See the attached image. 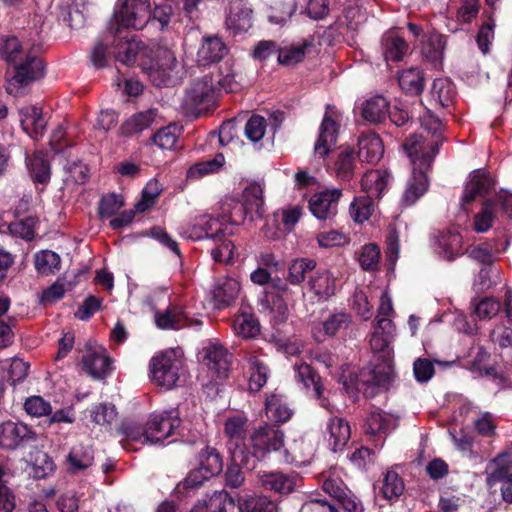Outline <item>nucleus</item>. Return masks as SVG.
<instances>
[{
	"label": "nucleus",
	"mask_w": 512,
	"mask_h": 512,
	"mask_svg": "<svg viewBox=\"0 0 512 512\" xmlns=\"http://www.w3.org/2000/svg\"><path fill=\"white\" fill-rule=\"evenodd\" d=\"M441 142L439 137L433 139L422 133L413 134L404 142L403 148L412 164V176L402 197L405 206L413 205L426 193L429 186L427 172Z\"/></svg>",
	"instance_id": "1"
},
{
	"label": "nucleus",
	"mask_w": 512,
	"mask_h": 512,
	"mask_svg": "<svg viewBox=\"0 0 512 512\" xmlns=\"http://www.w3.org/2000/svg\"><path fill=\"white\" fill-rule=\"evenodd\" d=\"M0 57L8 64L15 65L14 75L6 83V91L10 95H21L25 86L43 74L41 61L25 49L15 36L0 39Z\"/></svg>",
	"instance_id": "2"
},
{
	"label": "nucleus",
	"mask_w": 512,
	"mask_h": 512,
	"mask_svg": "<svg viewBox=\"0 0 512 512\" xmlns=\"http://www.w3.org/2000/svg\"><path fill=\"white\" fill-rule=\"evenodd\" d=\"M141 68L153 85L158 87L174 86L184 75L182 64L167 48H158L153 57L143 59Z\"/></svg>",
	"instance_id": "3"
},
{
	"label": "nucleus",
	"mask_w": 512,
	"mask_h": 512,
	"mask_svg": "<svg viewBox=\"0 0 512 512\" xmlns=\"http://www.w3.org/2000/svg\"><path fill=\"white\" fill-rule=\"evenodd\" d=\"M180 424L179 412L176 409H169L152 413L143 430L129 427L125 433L130 440L155 444L175 434Z\"/></svg>",
	"instance_id": "4"
},
{
	"label": "nucleus",
	"mask_w": 512,
	"mask_h": 512,
	"mask_svg": "<svg viewBox=\"0 0 512 512\" xmlns=\"http://www.w3.org/2000/svg\"><path fill=\"white\" fill-rule=\"evenodd\" d=\"M151 381L166 390L177 386L184 375L183 361L176 350L156 354L149 364Z\"/></svg>",
	"instance_id": "5"
},
{
	"label": "nucleus",
	"mask_w": 512,
	"mask_h": 512,
	"mask_svg": "<svg viewBox=\"0 0 512 512\" xmlns=\"http://www.w3.org/2000/svg\"><path fill=\"white\" fill-rule=\"evenodd\" d=\"M251 453L257 460H264L272 452H280L284 447V433L274 425L264 424L250 435Z\"/></svg>",
	"instance_id": "6"
},
{
	"label": "nucleus",
	"mask_w": 512,
	"mask_h": 512,
	"mask_svg": "<svg viewBox=\"0 0 512 512\" xmlns=\"http://www.w3.org/2000/svg\"><path fill=\"white\" fill-rule=\"evenodd\" d=\"M115 20L124 27L140 29L151 18L148 0H119L114 11Z\"/></svg>",
	"instance_id": "7"
},
{
	"label": "nucleus",
	"mask_w": 512,
	"mask_h": 512,
	"mask_svg": "<svg viewBox=\"0 0 512 512\" xmlns=\"http://www.w3.org/2000/svg\"><path fill=\"white\" fill-rule=\"evenodd\" d=\"M226 230L227 226L219 215L217 217L202 215L196 218L195 221L182 232V235L195 241L204 239L215 241L221 236H225Z\"/></svg>",
	"instance_id": "8"
},
{
	"label": "nucleus",
	"mask_w": 512,
	"mask_h": 512,
	"mask_svg": "<svg viewBox=\"0 0 512 512\" xmlns=\"http://www.w3.org/2000/svg\"><path fill=\"white\" fill-rule=\"evenodd\" d=\"M225 434L229 439L228 450L231 460L237 463L245 458L244 438L246 434V419L242 416H233L225 422Z\"/></svg>",
	"instance_id": "9"
},
{
	"label": "nucleus",
	"mask_w": 512,
	"mask_h": 512,
	"mask_svg": "<svg viewBox=\"0 0 512 512\" xmlns=\"http://www.w3.org/2000/svg\"><path fill=\"white\" fill-rule=\"evenodd\" d=\"M35 439V432L24 423L6 421L0 425V446L3 448L15 449Z\"/></svg>",
	"instance_id": "10"
},
{
	"label": "nucleus",
	"mask_w": 512,
	"mask_h": 512,
	"mask_svg": "<svg viewBox=\"0 0 512 512\" xmlns=\"http://www.w3.org/2000/svg\"><path fill=\"white\" fill-rule=\"evenodd\" d=\"M341 195L340 189L324 190L315 193L309 200L311 213L319 220L332 218L337 213V204Z\"/></svg>",
	"instance_id": "11"
},
{
	"label": "nucleus",
	"mask_w": 512,
	"mask_h": 512,
	"mask_svg": "<svg viewBox=\"0 0 512 512\" xmlns=\"http://www.w3.org/2000/svg\"><path fill=\"white\" fill-rule=\"evenodd\" d=\"M432 247L440 258L452 261L463 254V239L456 230L442 231L434 237Z\"/></svg>",
	"instance_id": "12"
},
{
	"label": "nucleus",
	"mask_w": 512,
	"mask_h": 512,
	"mask_svg": "<svg viewBox=\"0 0 512 512\" xmlns=\"http://www.w3.org/2000/svg\"><path fill=\"white\" fill-rule=\"evenodd\" d=\"M216 84L210 72L196 78L186 92L185 102L189 107H197L213 100L216 94Z\"/></svg>",
	"instance_id": "13"
},
{
	"label": "nucleus",
	"mask_w": 512,
	"mask_h": 512,
	"mask_svg": "<svg viewBox=\"0 0 512 512\" xmlns=\"http://www.w3.org/2000/svg\"><path fill=\"white\" fill-rule=\"evenodd\" d=\"M226 26L235 34L246 32L252 26V8L244 0H232L227 9Z\"/></svg>",
	"instance_id": "14"
},
{
	"label": "nucleus",
	"mask_w": 512,
	"mask_h": 512,
	"mask_svg": "<svg viewBox=\"0 0 512 512\" xmlns=\"http://www.w3.org/2000/svg\"><path fill=\"white\" fill-rule=\"evenodd\" d=\"M338 136V124L335 112L327 111L319 128V136L314 146L316 155L325 157L335 146Z\"/></svg>",
	"instance_id": "15"
},
{
	"label": "nucleus",
	"mask_w": 512,
	"mask_h": 512,
	"mask_svg": "<svg viewBox=\"0 0 512 512\" xmlns=\"http://www.w3.org/2000/svg\"><path fill=\"white\" fill-rule=\"evenodd\" d=\"M277 288L279 293H267L262 301L263 311L274 324L283 323L288 317V306L282 295L287 294L289 288L285 283L280 284Z\"/></svg>",
	"instance_id": "16"
},
{
	"label": "nucleus",
	"mask_w": 512,
	"mask_h": 512,
	"mask_svg": "<svg viewBox=\"0 0 512 512\" xmlns=\"http://www.w3.org/2000/svg\"><path fill=\"white\" fill-rule=\"evenodd\" d=\"M203 363L217 378L227 376L230 359L226 349L221 344H210L203 350Z\"/></svg>",
	"instance_id": "17"
},
{
	"label": "nucleus",
	"mask_w": 512,
	"mask_h": 512,
	"mask_svg": "<svg viewBox=\"0 0 512 512\" xmlns=\"http://www.w3.org/2000/svg\"><path fill=\"white\" fill-rule=\"evenodd\" d=\"M446 44V36L435 31H428L421 38L420 51L426 60L434 64H440L444 57Z\"/></svg>",
	"instance_id": "18"
},
{
	"label": "nucleus",
	"mask_w": 512,
	"mask_h": 512,
	"mask_svg": "<svg viewBox=\"0 0 512 512\" xmlns=\"http://www.w3.org/2000/svg\"><path fill=\"white\" fill-rule=\"evenodd\" d=\"M493 185L492 178L486 172L482 170L473 171L463 192L462 205L474 201L477 197L484 196L492 189Z\"/></svg>",
	"instance_id": "19"
},
{
	"label": "nucleus",
	"mask_w": 512,
	"mask_h": 512,
	"mask_svg": "<svg viewBox=\"0 0 512 512\" xmlns=\"http://www.w3.org/2000/svg\"><path fill=\"white\" fill-rule=\"evenodd\" d=\"M83 366L94 378L104 377L111 369V361L103 347L89 349L83 355Z\"/></svg>",
	"instance_id": "20"
},
{
	"label": "nucleus",
	"mask_w": 512,
	"mask_h": 512,
	"mask_svg": "<svg viewBox=\"0 0 512 512\" xmlns=\"http://www.w3.org/2000/svg\"><path fill=\"white\" fill-rule=\"evenodd\" d=\"M384 154L383 143L374 132H365L358 139V156L368 163L378 162Z\"/></svg>",
	"instance_id": "21"
},
{
	"label": "nucleus",
	"mask_w": 512,
	"mask_h": 512,
	"mask_svg": "<svg viewBox=\"0 0 512 512\" xmlns=\"http://www.w3.org/2000/svg\"><path fill=\"white\" fill-rule=\"evenodd\" d=\"M325 433L328 435L329 446L334 452L341 450L351 436L349 423L341 417H331L326 424Z\"/></svg>",
	"instance_id": "22"
},
{
	"label": "nucleus",
	"mask_w": 512,
	"mask_h": 512,
	"mask_svg": "<svg viewBox=\"0 0 512 512\" xmlns=\"http://www.w3.org/2000/svg\"><path fill=\"white\" fill-rule=\"evenodd\" d=\"M158 112L156 109H148L133 114L120 127V134L123 136H132L150 128L157 123Z\"/></svg>",
	"instance_id": "23"
},
{
	"label": "nucleus",
	"mask_w": 512,
	"mask_h": 512,
	"mask_svg": "<svg viewBox=\"0 0 512 512\" xmlns=\"http://www.w3.org/2000/svg\"><path fill=\"white\" fill-rule=\"evenodd\" d=\"M19 114L22 128L31 138L38 139L43 135L46 121L40 108L26 106L20 109Z\"/></svg>",
	"instance_id": "24"
},
{
	"label": "nucleus",
	"mask_w": 512,
	"mask_h": 512,
	"mask_svg": "<svg viewBox=\"0 0 512 512\" xmlns=\"http://www.w3.org/2000/svg\"><path fill=\"white\" fill-rule=\"evenodd\" d=\"M261 486L280 494H288L296 487V476L282 472H264L259 475Z\"/></svg>",
	"instance_id": "25"
},
{
	"label": "nucleus",
	"mask_w": 512,
	"mask_h": 512,
	"mask_svg": "<svg viewBox=\"0 0 512 512\" xmlns=\"http://www.w3.org/2000/svg\"><path fill=\"white\" fill-rule=\"evenodd\" d=\"M395 326L391 319L379 317L377 325L370 339V345L374 352H385L389 354V346L394 338Z\"/></svg>",
	"instance_id": "26"
},
{
	"label": "nucleus",
	"mask_w": 512,
	"mask_h": 512,
	"mask_svg": "<svg viewBox=\"0 0 512 512\" xmlns=\"http://www.w3.org/2000/svg\"><path fill=\"white\" fill-rule=\"evenodd\" d=\"M240 291V285L236 279L230 277L219 278L212 290L213 299L217 308L231 304Z\"/></svg>",
	"instance_id": "27"
},
{
	"label": "nucleus",
	"mask_w": 512,
	"mask_h": 512,
	"mask_svg": "<svg viewBox=\"0 0 512 512\" xmlns=\"http://www.w3.org/2000/svg\"><path fill=\"white\" fill-rule=\"evenodd\" d=\"M242 205L248 215H251V220L254 219L253 214L261 218L264 214V197L263 187L258 182L250 183L245 187L242 193Z\"/></svg>",
	"instance_id": "28"
},
{
	"label": "nucleus",
	"mask_w": 512,
	"mask_h": 512,
	"mask_svg": "<svg viewBox=\"0 0 512 512\" xmlns=\"http://www.w3.org/2000/svg\"><path fill=\"white\" fill-rule=\"evenodd\" d=\"M396 426L397 419L393 415L376 409L368 414L364 429L368 434L381 435L385 434L389 430L394 429Z\"/></svg>",
	"instance_id": "29"
},
{
	"label": "nucleus",
	"mask_w": 512,
	"mask_h": 512,
	"mask_svg": "<svg viewBox=\"0 0 512 512\" xmlns=\"http://www.w3.org/2000/svg\"><path fill=\"white\" fill-rule=\"evenodd\" d=\"M234 503L226 492H214L208 499L198 501L192 512H232Z\"/></svg>",
	"instance_id": "30"
},
{
	"label": "nucleus",
	"mask_w": 512,
	"mask_h": 512,
	"mask_svg": "<svg viewBox=\"0 0 512 512\" xmlns=\"http://www.w3.org/2000/svg\"><path fill=\"white\" fill-rule=\"evenodd\" d=\"M226 54L227 47L219 37H207L198 51V60L206 65L220 61Z\"/></svg>",
	"instance_id": "31"
},
{
	"label": "nucleus",
	"mask_w": 512,
	"mask_h": 512,
	"mask_svg": "<svg viewBox=\"0 0 512 512\" xmlns=\"http://www.w3.org/2000/svg\"><path fill=\"white\" fill-rule=\"evenodd\" d=\"M308 286L319 299L326 300L335 294L336 279L329 271H321L309 278Z\"/></svg>",
	"instance_id": "32"
},
{
	"label": "nucleus",
	"mask_w": 512,
	"mask_h": 512,
	"mask_svg": "<svg viewBox=\"0 0 512 512\" xmlns=\"http://www.w3.org/2000/svg\"><path fill=\"white\" fill-rule=\"evenodd\" d=\"M69 470L80 472L90 467L94 461L93 449L89 445L78 444L72 447L66 457Z\"/></svg>",
	"instance_id": "33"
},
{
	"label": "nucleus",
	"mask_w": 512,
	"mask_h": 512,
	"mask_svg": "<svg viewBox=\"0 0 512 512\" xmlns=\"http://www.w3.org/2000/svg\"><path fill=\"white\" fill-rule=\"evenodd\" d=\"M216 84V90L233 92L239 87L238 74L230 62H224L217 69L210 71Z\"/></svg>",
	"instance_id": "34"
},
{
	"label": "nucleus",
	"mask_w": 512,
	"mask_h": 512,
	"mask_svg": "<svg viewBox=\"0 0 512 512\" xmlns=\"http://www.w3.org/2000/svg\"><path fill=\"white\" fill-rule=\"evenodd\" d=\"M140 51L139 43L133 38L124 36L114 40V56L124 65H132Z\"/></svg>",
	"instance_id": "35"
},
{
	"label": "nucleus",
	"mask_w": 512,
	"mask_h": 512,
	"mask_svg": "<svg viewBox=\"0 0 512 512\" xmlns=\"http://www.w3.org/2000/svg\"><path fill=\"white\" fill-rule=\"evenodd\" d=\"M388 174L379 170H371L364 174L361 180L362 190L366 197L378 198L387 186Z\"/></svg>",
	"instance_id": "36"
},
{
	"label": "nucleus",
	"mask_w": 512,
	"mask_h": 512,
	"mask_svg": "<svg viewBox=\"0 0 512 512\" xmlns=\"http://www.w3.org/2000/svg\"><path fill=\"white\" fill-rule=\"evenodd\" d=\"M294 370L296 382L301 384L305 390H313L316 398H321L320 378L311 366L306 363H296Z\"/></svg>",
	"instance_id": "37"
},
{
	"label": "nucleus",
	"mask_w": 512,
	"mask_h": 512,
	"mask_svg": "<svg viewBox=\"0 0 512 512\" xmlns=\"http://www.w3.org/2000/svg\"><path fill=\"white\" fill-rule=\"evenodd\" d=\"M282 460L285 463L305 464L312 455V449L304 439L300 438L283 447Z\"/></svg>",
	"instance_id": "38"
},
{
	"label": "nucleus",
	"mask_w": 512,
	"mask_h": 512,
	"mask_svg": "<svg viewBox=\"0 0 512 512\" xmlns=\"http://www.w3.org/2000/svg\"><path fill=\"white\" fill-rule=\"evenodd\" d=\"M389 104L383 96H373L366 100L362 106V116L372 122H382L388 113Z\"/></svg>",
	"instance_id": "39"
},
{
	"label": "nucleus",
	"mask_w": 512,
	"mask_h": 512,
	"mask_svg": "<svg viewBox=\"0 0 512 512\" xmlns=\"http://www.w3.org/2000/svg\"><path fill=\"white\" fill-rule=\"evenodd\" d=\"M350 323L351 317L349 314L345 312L334 313L321 324V330L315 336L317 340L322 341V336H333L347 329Z\"/></svg>",
	"instance_id": "40"
},
{
	"label": "nucleus",
	"mask_w": 512,
	"mask_h": 512,
	"mask_svg": "<svg viewBox=\"0 0 512 512\" xmlns=\"http://www.w3.org/2000/svg\"><path fill=\"white\" fill-rule=\"evenodd\" d=\"M219 217L227 225L240 224L248 215L242 203L234 198H226L220 205Z\"/></svg>",
	"instance_id": "41"
},
{
	"label": "nucleus",
	"mask_w": 512,
	"mask_h": 512,
	"mask_svg": "<svg viewBox=\"0 0 512 512\" xmlns=\"http://www.w3.org/2000/svg\"><path fill=\"white\" fill-rule=\"evenodd\" d=\"M266 415L276 422H286L292 415L286 399L282 395L272 394L266 400Z\"/></svg>",
	"instance_id": "42"
},
{
	"label": "nucleus",
	"mask_w": 512,
	"mask_h": 512,
	"mask_svg": "<svg viewBox=\"0 0 512 512\" xmlns=\"http://www.w3.org/2000/svg\"><path fill=\"white\" fill-rule=\"evenodd\" d=\"M316 261L311 258H296L288 266L287 281L292 285L301 284L306 274L316 268Z\"/></svg>",
	"instance_id": "43"
},
{
	"label": "nucleus",
	"mask_w": 512,
	"mask_h": 512,
	"mask_svg": "<svg viewBox=\"0 0 512 512\" xmlns=\"http://www.w3.org/2000/svg\"><path fill=\"white\" fill-rule=\"evenodd\" d=\"M198 466L205 470L206 475L216 476L223 469V461L215 448L206 446L198 455Z\"/></svg>",
	"instance_id": "44"
},
{
	"label": "nucleus",
	"mask_w": 512,
	"mask_h": 512,
	"mask_svg": "<svg viewBox=\"0 0 512 512\" xmlns=\"http://www.w3.org/2000/svg\"><path fill=\"white\" fill-rule=\"evenodd\" d=\"M155 323L160 329H181L186 325V316L179 307H171L155 314Z\"/></svg>",
	"instance_id": "45"
},
{
	"label": "nucleus",
	"mask_w": 512,
	"mask_h": 512,
	"mask_svg": "<svg viewBox=\"0 0 512 512\" xmlns=\"http://www.w3.org/2000/svg\"><path fill=\"white\" fill-rule=\"evenodd\" d=\"M234 332L244 338H254L260 332V325L254 315L249 313H241L233 322Z\"/></svg>",
	"instance_id": "46"
},
{
	"label": "nucleus",
	"mask_w": 512,
	"mask_h": 512,
	"mask_svg": "<svg viewBox=\"0 0 512 512\" xmlns=\"http://www.w3.org/2000/svg\"><path fill=\"white\" fill-rule=\"evenodd\" d=\"M27 167L35 182L47 183L50 179V165L41 153H35L27 158Z\"/></svg>",
	"instance_id": "47"
},
{
	"label": "nucleus",
	"mask_w": 512,
	"mask_h": 512,
	"mask_svg": "<svg viewBox=\"0 0 512 512\" xmlns=\"http://www.w3.org/2000/svg\"><path fill=\"white\" fill-rule=\"evenodd\" d=\"M398 82L402 90L410 94H419L424 87V78L420 70L410 68L400 73Z\"/></svg>",
	"instance_id": "48"
},
{
	"label": "nucleus",
	"mask_w": 512,
	"mask_h": 512,
	"mask_svg": "<svg viewBox=\"0 0 512 512\" xmlns=\"http://www.w3.org/2000/svg\"><path fill=\"white\" fill-rule=\"evenodd\" d=\"M334 170L340 180L349 181L353 177L355 158L350 148H345L339 153L335 161Z\"/></svg>",
	"instance_id": "49"
},
{
	"label": "nucleus",
	"mask_w": 512,
	"mask_h": 512,
	"mask_svg": "<svg viewBox=\"0 0 512 512\" xmlns=\"http://www.w3.org/2000/svg\"><path fill=\"white\" fill-rule=\"evenodd\" d=\"M181 129L174 124L159 129L153 136L152 141L161 149L171 150L176 147Z\"/></svg>",
	"instance_id": "50"
},
{
	"label": "nucleus",
	"mask_w": 512,
	"mask_h": 512,
	"mask_svg": "<svg viewBox=\"0 0 512 512\" xmlns=\"http://www.w3.org/2000/svg\"><path fill=\"white\" fill-rule=\"evenodd\" d=\"M431 95L442 107L448 106L455 95L454 86L448 78L435 79L432 84Z\"/></svg>",
	"instance_id": "51"
},
{
	"label": "nucleus",
	"mask_w": 512,
	"mask_h": 512,
	"mask_svg": "<svg viewBox=\"0 0 512 512\" xmlns=\"http://www.w3.org/2000/svg\"><path fill=\"white\" fill-rule=\"evenodd\" d=\"M239 510L240 512H278V507L266 496H252L240 503Z\"/></svg>",
	"instance_id": "52"
},
{
	"label": "nucleus",
	"mask_w": 512,
	"mask_h": 512,
	"mask_svg": "<svg viewBox=\"0 0 512 512\" xmlns=\"http://www.w3.org/2000/svg\"><path fill=\"white\" fill-rule=\"evenodd\" d=\"M384 56L387 61H400L408 50L404 39L396 35H388L384 39Z\"/></svg>",
	"instance_id": "53"
},
{
	"label": "nucleus",
	"mask_w": 512,
	"mask_h": 512,
	"mask_svg": "<svg viewBox=\"0 0 512 512\" xmlns=\"http://www.w3.org/2000/svg\"><path fill=\"white\" fill-rule=\"evenodd\" d=\"M60 256L50 250H44L35 254V268L44 275L55 272L60 267Z\"/></svg>",
	"instance_id": "54"
},
{
	"label": "nucleus",
	"mask_w": 512,
	"mask_h": 512,
	"mask_svg": "<svg viewBox=\"0 0 512 512\" xmlns=\"http://www.w3.org/2000/svg\"><path fill=\"white\" fill-rule=\"evenodd\" d=\"M350 215L356 223H363L369 219L374 211L372 198L360 196L350 204Z\"/></svg>",
	"instance_id": "55"
},
{
	"label": "nucleus",
	"mask_w": 512,
	"mask_h": 512,
	"mask_svg": "<svg viewBox=\"0 0 512 512\" xmlns=\"http://www.w3.org/2000/svg\"><path fill=\"white\" fill-rule=\"evenodd\" d=\"M250 366L249 390L259 391L267 382V367L256 357L251 356L248 359Z\"/></svg>",
	"instance_id": "56"
},
{
	"label": "nucleus",
	"mask_w": 512,
	"mask_h": 512,
	"mask_svg": "<svg viewBox=\"0 0 512 512\" xmlns=\"http://www.w3.org/2000/svg\"><path fill=\"white\" fill-rule=\"evenodd\" d=\"M489 338L495 349H512V327L503 323L496 324L490 331Z\"/></svg>",
	"instance_id": "57"
},
{
	"label": "nucleus",
	"mask_w": 512,
	"mask_h": 512,
	"mask_svg": "<svg viewBox=\"0 0 512 512\" xmlns=\"http://www.w3.org/2000/svg\"><path fill=\"white\" fill-rule=\"evenodd\" d=\"M501 482L502 497L506 502L512 503V474H509L504 468H496L488 476L490 486Z\"/></svg>",
	"instance_id": "58"
},
{
	"label": "nucleus",
	"mask_w": 512,
	"mask_h": 512,
	"mask_svg": "<svg viewBox=\"0 0 512 512\" xmlns=\"http://www.w3.org/2000/svg\"><path fill=\"white\" fill-rule=\"evenodd\" d=\"M307 47V43H302L299 45H291L280 49L278 52L279 63L287 66L296 65L304 59L305 50Z\"/></svg>",
	"instance_id": "59"
},
{
	"label": "nucleus",
	"mask_w": 512,
	"mask_h": 512,
	"mask_svg": "<svg viewBox=\"0 0 512 512\" xmlns=\"http://www.w3.org/2000/svg\"><path fill=\"white\" fill-rule=\"evenodd\" d=\"M91 421L97 425H110L116 417V410L110 404H97L88 410Z\"/></svg>",
	"instance_id": "60"
},
{
	"label": "nucleus",
	"mask_w": 512,
	"mask_h": 512,
	"mask_svg": "<svg viewBox=\"0 0 512 512\" xmlns=\"http://www.w3.org/2000/svg\"><path fill=\"white\" fill-rule=\"evenodd\" d=\"M224 161V156L222 154H217L212 160L200 162L192 166L188 170L187 176L190 179H198L218 170L224 164Z\"/></svg>",
	"instance_id": "61"
},
{
	"label": "nucleus",
	"mask_w": 512,
	"mask_h": 512,
	"mask_svg": "<svg viewBox=\"0 0 512 512\" xmlns=\"http://www.w3.org/2000/svg\"><path fill=\"white\" fill-rule=\"evenodd\" d=\"M380 260V249L375 244H367L361 248L358 256L360 266L367 271L377 269Z\"/></svg>",
	"instance_id": "62"
},
{
	"label": "nucleus",
	"mask_w": 512,
	"mask_h": 512,
	"mask_svg": "<svg viewBox=\"0 0 512 512\" xmlns=\"http://www.w3.org/2000/svg\"><path fill=\"white\" fill-rule=\"evenodd\" d=\"M161 189V185L156 179L150 180L142 191L141 200H139L135 205L136 211L144 212L148 210L154 204V201L160 194Z\"/></svg>",
	"instance_id": "63"
},
{
	"label": "nucleus",
	"mask_w": 512,
	"mask_h": 512,
	"mask_svg": "<svg viewBox=\"0 0 512 512\" xmlns=\"http://www.w3.org/2000/svg\"><path fill=\"white\" fill-rule=\"evenodd\" d=\"M495 203L488 200L484 203L482 211L479 212L474 218V230L478 233L488 231L494 219Z\"/></svg>",
	"instance_id": "64"
}]
</instances>
